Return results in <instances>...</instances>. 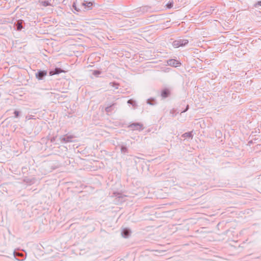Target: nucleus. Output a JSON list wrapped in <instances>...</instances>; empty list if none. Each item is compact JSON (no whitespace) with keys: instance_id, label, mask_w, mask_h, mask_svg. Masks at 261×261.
<instances>
[{"instance_id":"dca6fc26","label":"nucleus","mask_w":261,"mask_h":261,"mask_svg":"<svg viewBox=\"0 0 261 261\" xmlns=\"http://www.w3.org/2000/svg\"><path fill=\"white\" fill-rule=\"evenodd\" d=\"M48 95L50 97H54L55 98L59 99L60 98V95L59 94H56L53 92H50L48 93Z\"/></svg>"},{"instance_id":"20e7f679","label":"nucleus","mask_w":261,"mask_h":261,"mask_svg":"<svg viewBox=\"0 0 261 261\" xmlns=\"http://www.w3.org/2000/svg\"><path fill=\"white\" fill-rule=\"evenodd\" d=\"M46 70H38L35 73L36 79L38 80H42L47 75Z\"/></svg>"},{"instance_id":"9b49d317","label":"nucleus","mask_w":261,"mask_h":261,"mask_svg":"<svg viewBox=\"0 0 261 261\" xmlns=\"http://www.w3.org/2000/svg\"><path fill=\"white\" fill-rule=\"evenodd\" d=\"M119 146H120V151H121V153L125 154V153H128V150L125 145L122 144H120Z\"/></svg>"},{"instance_id":"a211bd4d","label":"nucleus","mask_w":261,"mask_h":261,"mask_svg":"<svg viewBox=\"0 0 261 261\" xmlns=\"http://www.w3.org/2000/svg\"><path fill=\"white\" fill-rule=\"evenodd\" d=\"M100 73L101 71L99 70H94L93 72V74L96 76H98Z\"/></svg>"},{"instance_id":"39448f33","label":"nucleus","mask_w":261,"mask_h":261,"mask_svg":"<svg viewBox=\"0 0 261 261\" xmlns=\"http://www.w3.org/2000/svg\"><path fill=\"white\" fill-rule=\"evenodd\" d=\"M167 64L169 66L175 67L181 64L180 62H179L178 61L172 59L168 60L167 61Z\"/></svg>"},{"instance_id":"bb28decb","label":"nucleus","mask_w":261,"mask_h":261,"mask_svg":"<svg viewBox=\"0 0 261 261\" xmlns=\"http://www.w3.org/2000/svg\"><path fill=\"white\" fill-rule=\"evenodd\" d=\"M50 141H51V142H54L55 141V137H53L51 139Z\"/></svg>"},{"instance_id":"4468645a","label":"nucleus","mask_w":261,"mask_h":261,"mask_svg":"<svg viewBox=\"0 0 261 261\" xmlns=\"http://www.w3.org/2000/svg\"><path fill=\"white\" fill-rule=\"evenodd\" d=\"M181 137H182L184 138H193L192 132H189L185 133L181 135Z\"/></svg>"},{"instance_id":"9d476101","label":"nucleus","mask_w":261,"mask_h":261,"mask_svg":"<svg viewBox=\"0 0 261 261\" xmlns=\"http://www.w3.org/2000/svg\"><path fill=\"white\" fill-rule=\"evenodd\" d=\"M62 69L60 68H56L54 70H51L49 71V75L52 76L55 74H58L62 72Z\"/></svg>"},{"instance_id":"f3484780","label":"nucleus","mask_w":261,"mask_h":261,"mask_svg":"<svg viewBox=\"0 0 261 261\" xmlns=\"http://www.w3.org/2000/svg\"><path fill=\"white\" fill-rule=\"evenodd\" d=\"M173 6V2H169L166 4V7L168 9H171Z\"/></svg>"},{"instance_id":"aec40b11","label":"nucleus","mask_w":261,"mask_h":261,"mask_svg":"<svg viewBox=\"0 0 261 261\" xmlns=\"http://www.w3.org/2000/svg\"><path fill=\"white\" fill-rule=\"evenodd\" d=\"M20 112L18 111L15 110L14 112V117L18 118L19 117Z\"/></svg>"},{"instance_id":"f8f14e48","label":"nucleus","mask_w":261,"mask_h":261,"mask_svg":"<svg viewBox=\"0 0 261 261\" xmlns=\"http://www.w3.org/2000/svg\"><path fill=\"white\" fill-rule=\"evenodd\" d=\"M113 195L115 197L119 199V201H122L124 200V197L123 195L119 192H114Z\"/></svg>"},{"instance_id":"ddd939ff","label":"nucleus","mask_w":261,"mask_h":261,"mask_svg":"<svg viewBox=\"0 0 261 261\" xmlns=\"http://www.w3.org/2000/svg\"><path fill=\"white\" fill-rule=\"evenodd\" d=\"M51 0H47V1H39L40 5L44 7H47L49 6H51Z\"/></svg>"},{"instance_id":"2eb2a0df","label":"nucleus","mask_w":261,"mask_h":261,"mask_svg":"<svg viewBox=\"0 0 261 261\" xmlns=\"http://www.w3.org/2000/svg\"><path fill=\"white\" fill-rule=\"evenodd\" d=\"M147 103L149 105L154 106V105H156V102L154 98H150L147 99Z\"/></svg>"},{"instance_id":"1a4fd4ad","label":"nucleus","mask_w":261,"mask_h":261,"mask_svg":"<svg viewBox=\"0 0 261 261\" xmlns=\"http://www.w3.org/2000/svg\"><path fill=\"white\" fill-rule=\"evenodd\" d=\"M170 94V91L168 89L165 88L162 90L161 92V96L164 98L168 97Z\"/></svg>"},{"instance_id":"6ab92c4d","label":"nucleus","mask_w":261,"mask_h":261,"mask_svg":"<svg viewBox=\"0 0 261 261\" xmlns=\"http://www.w3.org/2000/svg\"><path fill=\"white\" fill-rule=\"evenodd\" d=\"M110 85H112L113 87L115 88V89H117L119 87V84L116 83H110Z\"/></svg>"},{"instance_id":"6e6552de","label":"nucleus","mask_w":261,"mask_h":261,"mask_svg":"<svg viewBox=\"0 0 261 261\" xmlns=\"http://www.w3.org/2000/svg\"><path fill=\"white\" fill-rule=\"evenodd\" d=\"M131 231L129 229L125 228H124L121 232V234L124 238H128L130 234Z\"/></svg>"},{"instance_id":"f257e3e1","label":"nucleus","mask_w":261,"mask_h":261,"mask_svg":"<svg viewBox=\"0 0 261 261\" xmlns=\"http://www.w3.org/2000/svg\"><path fill=\"white\" fill-rule=\"evenodd\" d=\"M189 43V40L186 39H179L174 40L172 42L173 46L175 48H178L180 46H185Z\"/></svg>"},{"instance_id":"4be33fe9","label":"nucleus","mask_w":261,"mask_h":261,"mask_svg":"<svg viewBox=\"0 0 261 261\" xmlns=\"http://www.w3.org/2000/svg\"><path fill=\"white\" fill-rule=\"evenodd\" d=\"M127 103L130 105H132L134 106L135 104V101H134L133 99H129L127 101Z\"/></svg>"},{"instance_id":"7ed1b4c3","label":"nucleus","mask_w":261,"mask_h":261,"mask_svg":"<svg viewBox=\"0 0 261 261\" xmlns=\"http://www.w3.org/2000/svg\"><path fill=\"white\" fill-rule=\"evenodd\" d=\"M74 136L73 135H64L60 137L59 139L62 143H69L73 142Z\"/></svg>"},{"instance_id":"393cba45","label":"nucleus","mask_w":261,"mask_h":261,"mask_svg":"<svg viewBox=\"0 0 261 261\" xmlns=\"http://www.w3.org/2000/svg\"><path fill=\"white\" fill-rule=\"evenodd\" d=\"M257 6H261V1H260L258 2L256 4H255L254 5V6H255V7H257Z\"/></svg>"},{"instance_id":"5701e85b","label":"nucleus","mask_w":261,"mask_h":261,"mask_svg":"<svg viewBox=\"0 0 261 261\" xmlns=\"http://www.w3.org/2000/svg\"><path fill=\"white\" fill-rule=\"evenodd\" d=\"M72 7L73 8L77 11H80V9L77 8L76 6V4L75 3H73V5H72Z\"/></svg>"},{"instance_id":"f03ea898","label":"nucleus","mask_w":261,"mask_h":261,"mask_svg":"<svg viewBox=\"0 0 261 261\" xmlns=\"http://www.w3.org/2000/svg\"><path fill=\"white\" fill-rule=\"evenodd\" d=\"M128 127L130 128L132 130L141 131L143 129V125L139 122H135L130 124Z\"/></svg>"},{"instance_id":"0eeeda50","label":"nucleus","mask_w":261,"mask_h":261,"mask_svg":"<svg viewBox=\"0 0 261 261\" xmlns=\"http://www.w3.org/2000/svg\"><path fill=\"white\" fill-rule=\"evenodd\" d=\"M82 6L84 7V8L87 10H90L92 9L93 3L91 2L84 1L82 3Z\"/></svg>"},{"instance_id":"b1692460","label":"nucleus","mask_w":261,"mask_h":261,"mask_svg":"<svg viewBox=\"0 0 261 261\" xmlns=\"http://www.w3.org/2000/svg\"><path fill=\"white\" fill-rule=\"evenodd\" d=\"M189 108V105H187V107H186V108L185 109V110H184V111H182L181 112V113H185V112H186V111H187L188 110Z\"/></svg>"},{"instance_id":"412c9836","label":"nucleus","mask_w":261,"mask_h":261,"mask_svg":"<svg viewBox=\"0 0 261 261\" xmlns=\"http://www.w3.org/2000/svg\"><path fill=\"white\" fill-rule=\"evenodd\" d=\"M112 106H110L109 107H107L106 108L105 110L107 112H110L111 111Z\"/></svg>"},{"instance_id":"423d86ee","label":"nucleus","mask_w":261,"mask_h":261,"mask_svg":"<svg viewBox=\"0 0 261 261\" xmlns=\"http://www.w3.org/2000/svg\"><path fill=\"white\" fill-rule=\"evenodd\" d=\"M24 21L22 20H18L14 23V26L16 27L17 31H21L23 28V23Z\"/></svg>"},{"instance_id":"a878e982","label":"nucleus","mask_w":261,"mask_h":261,"mask_svg":"<svg viewBox=\"0 0 261 261\" xmlns=\"http://www.w3.org/2000/svg\"><path fill=\"white\" fill-rule=\"evenodd\" d=\"M182 2H183V0H175V3H181Z\"/></svg>"}]
</instances>
